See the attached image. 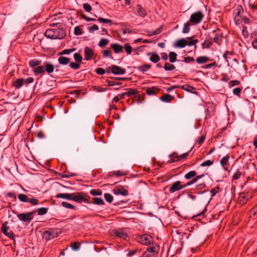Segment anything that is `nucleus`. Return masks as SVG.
I'll list each match as a JSON object with an SVG mask.
<instances>
[{"label": "nucleus", "instance_id": "obj_4", "mask_svg": "<svg viewBox=\"0 0 257 257\" xmlns=\"http://www.w3.org/2000/svg\"><path fill=\"white\" fill-rule=\"evenodd\" d=\"M90 197L87 193L84 192H77L74 193L73 200L77 203H81L82 202L87 204H91L89 200Z\"/></svg>", "mask_w": 257, "mask_h": 257}, {"label": "nucleus", "instance_id": "obj_25", "mask_svg": "<svg viewBox=\"0 0 257 257\" xmlns=\"http://www.w3.org/2000/svg\"><path fill=\"white\" fill-rule=\"evenodd\" d=\"M160 99L164 102L168 103L173 100L175 97L169 94L165 93L160 97Z\"/></svg>", "mask_w": 257, "mask_h": 257}, {"label": "nucleus", "instance_id": "obj_36", "mask_svg": "<svg viewBox=\"0 0 257 257\" xmlns=\"http://www.w3.org/2000/svg\"><path fill=\"white\" fill-rule=\"evenodd\" d=\"M169 61L170 63H174L177 60V54L174 52H170L169 53Z\"/></svg>", "mask_w": 257, "mask_h": 257}, {"label": "nucleus", "instance_id": "obj_19", "mask_svg": "<svg viewBox=\"0 0 257 257\" xmlns=\"http://www.w3.org/2000/svg\"><path fill=\"white\" fill-rule=\"evenodd\" d=\"M230 156L229 154H227L225 157H223L220 160V164L223 167L225 171L228 170V167L229 166V164L228 163V160L229 159Z\"/></svg>", "mask_w": 257, "mask_h": 257}, {"label": "nucleus", "instance_id": "obj_57", "mask_svg": "<svg viewBox=\"0 0 257 257\" xmlns=\"http://www.w3.org/2000/svg\"><path fill=\"white\" fill-rule=\"evenodd\" d=\"M193 147H192L191 149L190 150V151H188V152L184 153V154H182V155H180L179 156V158L177 157V159L176 160V161H179L181 160L182 159H183L184 158H186V157H187L188 156L190 152L193 149Z\"/></svg>", "mask_w": 257, "mask_h": 257}, {"label": "nucleus", "instance_id": "obj_35", "mask_svg": "<svg viewBox=\"0 0 257 257\" xmlns=\"http://www.w3.org/2000/svg\"><path fill=\"white\" fill-rule=\"evenodd\" d=\"M127 91L125 92L126 96L130 97L133 95H135V97H137L136 95L138 93V91L136 89L128 88L126 89Z\"/></svg>", "mask_w": 257, "mask_h": 257}, {"label": "nucleus", "instance_id": "obj_37", "mask_svg": "<svg viewBox=\"0 0 257 257\" xmlns=\"http://www.w3.org/2000/svg\"><path fill=\"white\" fill-rule=\"evenodd\" d=\"M18 199L19 200L22 202L26 203L28 202L29 197L27 195L25 194L21 193L18 195Z\"/></svg>", "mask_w": 257, "mask_h": 257}, {"label": "nucleus", "instance_id": "obj_22", "mask_svg": "<svg viewBox=\"0 0 257 257\" xmlns=\"http://www.w3.org/2000/svg\"><path fill=\"white\" fill-rule=\"evenodd\" d=\"M179 88L193 94H198V92L196 91V88L188 84L183 85H179Z\"/></svg>", "mask_w": 257, "mask_h": 257}, {"label": "nucleus", "instance_id": "obj_59", "mask_svg": "<svg viewBox=\"0 0 257 257\" xmlns=\"http://www.w3.org/2000/svg\"><path fill=\"white\" fill-rule=\"evenodd\" d=\"M28 202H29L32 205H36L39 204V200L35 198H29Z\"/></svg>", "mask_w": 257, "mask_h": 257}, {"label": "nucleus", "instance_id": "obj_43", "mask_svg": "<svg viewBox=\"0 0 257 257\" xmlns=\"http://www.w3.org/2000/svg\"><path fill=\"white\" fill-rule=\"evenodd\" d=\"M164 68L166 71H172L175 68V66L172 64L166 62L164 66Z\"/></svg>", "mask_w": 257, "mask_h": 257}, {"label": "nucleus", "instance_id": "obj_21", "mask_svg": "<svg viewBox=\"0 0 257 257\" xmlns=\"http://www.w3.org/2000/svg\"><path fill=\"white\" fill-rule=\"evenodd\" d=\"M24 84V79L23 78H17L12 82V86L16 89H19Z\"/></svg>", "mask_w": 257, "mask_h": 257}, {"label": "nucleus", "instance_id": "obj_63", "mask_svg": "<svg viewBox=\"0 0 257 257\" xmlns=\"http://www.w3.org/2000/svg\"><path fill=\"white\" fill-rule=\"evenodd\" d=\"M83 8L84 10L87 12H90L92 10L91 6L88 3H84L83 4Z\"/></svg>", "mask_w": 257, "mask_h": 257}, {"label": "nucleus", "instance_id": "obj_23", "mask_svg": "<svg viewBox=\"0 0 257 257\" xmlns=\"http://www.w3.org/2000/svg\"><path fill=\"white\" fill-rule=\"evenodd\" d=\"M187 46V40L184 38L180 39L176 41L174 46L176 48H182Z\"/></svg>", "mask_w": 257, "mask_h": 257}, {"label": "nucleus", "instance_id": "obj_61", "mask_svg": "<svg viewBox=\"0 0 257 257\" xmlns=\"http://www.w3.org/2000/svg\"><path fill=\"white\" fill-rule=\"evenodd\" d=\"M124 48L127 55L130 54L132 52V48L129 44H125L124 46Z\"/></svg>", "mask_w": 257, "mask_h": 257}, {"label": "nucleus", "instance_id": "obj_16", "mask_svg": "<svg viewBox=\"0 0 257 257\" xmlns=\"http://www.w3.org/2000/svg\"><path fill=\"white\" fill-rule=\"evenodd\" d=\"M112 232L113 233V235L121 239L126 240V238H128V235H127V234L126 233L123 232V230L121 229H119L118 230L113 229L112 230Z\"/></svg>", "mask_w": 257, "mask_h": 257}, {"label": "nucleus", "instance_id": "obj_40", "mask_svg": "<svg viewBox=\"0 0 257 257\" xmlns=\"http://www.w3.org/2000/svg\"><path fill=\"white\" fill-rule=\"evenodd\" d=\"M90 195L95 196H101L102 194V191L100 189H92L89 192Z\"/></svg>", "mask_w": 257, "mask_h": 257}, {"label": "nucleus", "instance_id": "obj_56", "mask_svg": "<svg viewBox=\"0 0 257 257\" xmlns=\"http://www.w3.org/2000/svg\"><path fill=\"white\" fill-rule=\"evenodd\" d=\"M137 252H141V250L139 248H135L133 250H128V253L127 254V256H132L137 253Z\"/></svg>", "mask_w": 257, "mask_h": 257}, {"label": "nucleus", "instance_id": "obj_8", "mask_svg": "<svg viewBox=\"0 0 257 257\" xmlns=\"http://www.w3.org/2000/svg\"><path fill=\"white\" fill-rule=\"evenodd\" d=\"M243 8L241 5H238L234 10V20L236 25H240L241 23L242 16L243 13Z\"/></svg>", "mask_w": 257, "mask_h": 257}, {"label": "nucleus", "instance_id": "obj_49", "mask_svg": "<svg viewBox=\"0 0 257 257\" xmlns=\"http://www.w3.org/2000/svg\"><path fill=\"white\" fill-rule=\"evenodd\" d=\"M104 197L105 200L109 203H111L113 199V196L109 193H105Z\"/></svg>", "mask_w": 257, "mask_h": 257}, {"label": "nucleus", "instance_id": "obj_33", "mask_svg": "<svg viewBox=\"0 0 257 257\" xmlns=\"http://www.w3.org/2000/svg\"><path fill=\"white\" fill-rule=\"evenodd\" d=\"M162 29H163V26L162 25L159 28L156 29L155 31H146V33H147L148 35L150 37V36H152L153 35L159 34L160 33H161L162 32Z\"/></svg>", "mask_w": 257, "mask_h": 257}, {"label": "nucleus", "instance_id": "obj_24", "mask_svg": "<svg viewBox=\"0 0 257 257\" xmlns=\"http://www.w3.org/2000/svg\"><path fill=\"white\" fill-rule=\"evenodd\" d=\"M73 195H74V193H71V194H69V193H59L57 195H56V197L57 198H61L65 199H67V200H73Z\"/></svg>", "mask_w": 257, "mask_h": 257}, {"label": "nucleus", "instance_id": "obj_54", "mask_svg": "<svg viewBox=\"0 0 257 257\" xmlns=\"http://www.w3.org/2000/svg\"><path fill=\"white\" fill-rule=\"evenodd\" d=\"M206 187V184L205 182L198 184L195 186L196 190H201ZM195 190V189H194Z\"/></svg>", "mask_w": 257, "mask_h": 257}, {"label": "nucleus", "instance_id": "obj_28", "mask_svg": "<svg viewBox=\"0 0 257 257\" xmlns=\"http://www.w3.org/2000/svg\"><path fill=\"white\" fill-rule=\"evenodd\" d=\"M210 61V58L206 56H201L197 58L196 62L199 64H204Z\"/></svg>", "mask_w": 257, "mask_h": 257}, {"label": "nucleus", "instance_id": "obj_10", "mask_svg": "<svg viewBox=\"0 0 257 257\" xmlns=\"http://www.w3.org/2000/svg\"><path fill=\"white\" fill-rule=\"evenodd\" d=\"M138 242L144 245H149L152 242L153 243V237L148 234H144L137 237Z\"/></svg>", "mask_w": 257, "mask_h": 257}, {"label": "nucleus", "instance_id": "obj_34", "mask_svg": "<svg viewBox=\"0 0 257 257\" xmlns=\"http://www.w3.org/2000/svg\"><path fill=\"white\" fill-rule=\"evenodd\" d=\"M48 210V208L41 207L37 209L34 210L32 211H35V214L37 212L38 215H43L47 213Z\"/></svg>", "mask_w": 257, "mask_h": 257}, {"label": "nucleus", "instance_id": "obj_45", "mask_svg": "<svg viewBox=\"0 0 257 257\" xmlns=\"http://www.w3.org/2000/svg\"><path fill=\"white\" fill-rule=\"evenodd\" d=\"M212 43L211 40L206 39L204 42L202 43V46L203 48H209L211 46Z\"/></svg>", "mask_w": 257, "mask_h": 257}, {"label": "nucleus", "instance_id": "obj_60", "mask_svg": "<svg viewBox=\"0 0 257 257\" xmlns=\"http://www.w3.org/2000/svg\"><path fill=\"white\" fill-rule=\"evenodd\" d=\"M195 59L193 57L187 56L184 57V60H182V61H184L186 63H189L191 62H194Z\"/></svg>", "mask_w": 257, "mask_h": 257}, {"label": "nucleus", "instance_id": "obj_30", "mask_svg": "<svg viewBox=\"0 0 257 257\" xmlns=\"http://www.w3.org/2000/svg\"><path fill=\"white\" fill-rule=\"evenodd\" d=\"M151 67L150 64H146L142 66L138 67H134V68L137 69L138 70L143 72V73L149 70Z\"/></svg>", "mask_w": 257, "mask_h": 257}, {"label": "nucleus", "instance_id": "obj_14", "mask_svg": "<svg viewBox=\"0 0 257 257\" xmlns=\"http://www.w3.org/2000/svg\"><path fill=\"white\" fill-rule=\"evenodd\" d=\"M112 192L115 195L120 194L124 196H126L128 195V191L121 185H119L118 187H116L115 188H114L112 190Z\"/></svg>", "mask_w": 257, "mask_h": 257}, {"label": "nucleus", "instance_id": "obj_52", "mask_svg": "<svg viewBox=\"0 0 257 257\" xmlns=\"http://www.w3.org/2000/svg\"><path fill=\"white\" fill-rule=\"evenodd\" d=\"M80 245L79 242H74L71 244L70 246L73 250H77L80 248Z\"/></svg>", "mask_w": 257, "mask_h": 257}, {"label": "nucleus", "instance_id": "obj_38", "mask_svg": "<svg viewBox=\"0 0 257 257\" xmlns=\"http://www.w3.org/2000/svg\"><path fill=\"white\" fill-rule=\"evenodd\" d=\"M243 175L242 173L240 171V169H238L233 174L232 180H236L239 179L240 177Z\"/></svg>", "mask_w": 257, "mask_h": 257}, {"label": "nucleus", "instance_id": "obj_27", "mask_svg": "<svg viewBox=\"0 0 257 257\" xmlns=\"http://www.w3.org/2000/svg\"><path fill=\"white\" fill-rule=\"evenodd\" d=\"M42 61L38 59H32L29 62L30 67L34 69L36 68L37 67L41 66Z\"/></svg>", "mask_w": 257, "mask_h": 257}, {"label": "nucleus", "instance_id": "obj_5", "mask_svg": "<svg viewBox=\"0 0 257 257\" xmlns=\"http://www.w3.org/2000/svg\"><path fill=\"white\" fill-rule=\"evenodd\" d=\"M220 187L218 186H217L215 188H213L210 191V193L209 192V190L208 189V194H207V196H206V201L207 202L206 205H207L212 200V197L214 196L218 192L220 191ZM207 211L206 207L202 210V211L199 214H197L195 217L202 216L204 217V214L205 212Z\"/></svg>", "mask_w": 257, "mask_h": 257}, {"label": "nucleus", "instance_id": "obj_11", "mask_svg": "<svg viewBox=\"0 0 257 257\" xmlns=\"http://www.w3.org/2000/svg\"><path fill=\"white\" fill-rule=\"evenodd\" d=\"M252 195L248 191H244L239 194L238 198V202L241 205L245 204L249 198H251Z\"/></svg>", "mask_w": 257, "mask_h": 257}, {"label": "nucleus", "instance_id": "obj_51", "mask_svg": "<svg viewBox=\"0 0 257 257\" xmlns=\"http://www.w3.org/2000/svg\"><path fill=\"white\" fill-rule=\"evenodd\" d=\"M74 58L76 62L81 63L82 57L80 54L78 53H75L74 54Z\"/></svg>", "mask_w": 257, "mask_h": 257}, {"label": "nucleus", "instance_id": "obj_64", "mask_svg": "<svg viewBox=\"0 0 257 257\" xmlns=\"http://www.w3.org/2000/svg\"><path fill=\"white\" fill-rule=\"evenodd\" d=\"M249 213L253 216H257V204L250 210Z\"/></svg>", "mask_w": 257, "mask_h": 257}, {"label": "nucleus", "instance_id": "obj_62", "mask_svg": "<svg viewBox=\"0 0 257 257\" xmlns=\"http://www.w3.org/2000/svg\"><path fill=\"white\" fill-rule=\"evenodd\" d=\"M240 84V82L237 80H231L228 83L229 87H233L235 85H238Z\"/></svg>", "mask_w": 257, "mask_h": 257}, {"label": "nucleus", "instance_id": "obj_6", "mask_svg": "<svg viewBox=\"0 0 257 257\" xmlns=\"http://www.w3.org/2000/svg\"><path fill=\"white\" fill-rule=\"evenodd\" d=\"M160 249V246L157 243H153L152 246L148 247L142 254V257H157Z\"/></svg>", "mask_w": 257, "mask_h": 257}, {"label": "nucleus", "instance_id": "obj_47", "mask_svg": "<svg viewBox=\"0 0 257 257\" xmlns=\"http://www.w3.org/2000/svg\"><path fill=\"white\" fill-rule=\"evenodd\" d=\"M108 43L109 40L108 39L102 38L100 40L98 43V46L100 47L103 48L106 46L108 44Z\"/></svg>", "mask_w": 257, "mask_h": 257}, {"label": "nucleus", "instance_id": "obj_1", "mask_svg": "<svg viewBox=\"0 0 257 257\" xmlns=\"http://www.w3.org/2000/svg\"><path fill=\"white\" fill-rule=\"evenodd\" d=\"M44 34L47 38L51 39H62L66 36V31L64 28L48 29Z\"/></svg>", "mask_w": 257, "mask_h": 257}, {"label": "nucleus", "instance_id": "obj_13", "mask_svg": "<svg viewBox=\"0 0 257 257\" xmlns=\"http://www.w3.org/2000/svg\"><path fill=\"white\" fill-rule=\"evenodd\" d=\"M220 30L219 28L212 31V33L215 34V37L213 38V41L218 45H220L222 42L223 34L220 33Z\"/></svg>", "mask_w": 257, "mask_h": 257}, {"label": "nucleus", "instance_id": "obj_41", "mask_svg": "<svg viewBox=\"0 0 257 257\" xmlns=\"http://www.w3.org/2000/svg\"><path fill=\"white\" fill-rule=\"evenodd\" d=\"M196 175H197V173L195 171H191L185 175L184 178L186 179L189 180L194 178Z\"/></svg>", "mask_w": 257, "mask_h": 257}, {"label": "nucleus", "instance_id": "obj_44", "mask_svg": "<svg viewBox=\"0 0 257 257\" xmlns=\"http://www.w3.org/2000/svg\"><path fill=\"white\" fill-rule=\"evenodd\" d=\"M158 89V88L155 87H152L151 88H148L146 90V93L149 95H155L156 94V92L155 91V89Z\"/></svg>", "mask_w": 257, "mask_h": 257}, {"label": "nucleus", "instance_id": "obj_50", "mask_svg": "<svg viewBox=\"0 0 257 257\" xmlns=\"http://www.w3.org/2000/svg\"><path fill=\"white\" fill-rule=\"evenodd\" d=\"M214 161L210 160H207L204 161L200 164V166L204 167L206 166H210L213 165Z\"/></svg>", "mask_w": 257, "mask_h": 257}, {"label": "nucleus", "instance_id": "obj_42", "mask_svg": "<svg viewBox=\"0 0 257 257\" xmlns=\"http://www.w3.org/2000/svg\"><path fill=\"white\" fill-rule=\"evenodd\" d=\"M75 50V48L64 49L63 51H62L61 52H59L58 55L59 56H61L63 55H68V54H69L70 53L74 52Z\"/></svg>", "mask_w": 257, "mask_h": 257}, {"label": "nucleus", "instance_id": "obj_58", "mask_svg": "<svg viewBox=\"0 0 257 257\" xmlns=\"http://www.w3.org/2000/svg\"><path fill=\"white\" fill-rule=\"evenodd\" d=\"M242 88L236 87L233 89V93L234 95H236L238 97H240L241 91L242 90Z\"/></svg>", "mask_w": 257, "mask_h": 257}, {"label": "nucleus", "instance_id": "obj_3", "mask_svg": "<svg viewBox=\"0 0 257 257\" xmlns=\"http://www.w3.org/2000/svg\"><path fill=\"white\" fill-rule=\"evenodd\" d=\"M60 229L58 228H50L48 230L44 231L42 233V238L46 241L57 237L61 233Z\"/></svg>", "mask_w": 257, "mask_h": 257}, {"label": "nucleus", "instance_id": "obj_31", "mask_svg": "<svg viewBox=\"0 0 257 257\" xmlns=\"http://www.w3.org/2000/svg\"><path fill=\"white\" fill-rule=\"evenodd\" d=\"M70 58L64 56H60L59 57L58 61L60 64L66 65L70 62Z\"/></svg>", "mask_w": 257, "mask_h": 257}, {"label": "nucleus", "instance_id": "obj_9", "mask_svg": "<svg viewBox=\"0 0 257 257\" xmlns=\"http://www.w3.org/2000/svg\"><path fill=\"white\" fill-rule=\"evenodd\" d=\"M34 214L35 211H32L31 212L26 213L18 214L17 216L21 221L29 223L33 220Z\"/></svg>", "mask_w": 257, "mask_h": 257}, {"label": "nucleus", "instance_id": "obj_53", "mask_svg": "<svg viewBox=\"0 0 257 257\" xmlns=\"http://www.w3.org/2000/svg\"><path fill=\"white\" fill-rule=\"evenodd\" d=\"M69 66L73 69L77 70L80 67V63L78 62H72L70 63Z\"/></svg>", "mask_w": 257, "mask_h": 257}, {"label": "nucleus", "instance_id": "obj_12", "mask_svg": "<svg viewBox=\"0 0 257 257\" xmlns=\"http://www.w3.org/2000/svg\"><path fill=\"white\" fill-rule=\"evenodd\" d=\"M8 224V221L4 222L2 225L1 231L5 235L11 239L14 240L15 241V234L12 231L10 230L9 232H7V230L9 229V226H7Z\"/></svg>", "mask_w": 257, "mask_h": 257}, {"label": "nucleus", "instance_id": "obj_55", "mask_svg": "<svg viewBox=\"0 0 257 257\" xmlns=\"http://www.w3.org/2000/svg\"><path fill=\"white\" fill-rule=\"evenodd\" d=\"M98 21L100 23H102L104 24L109 23L110 25L112 24V21L111 20L104 19L101 17L98 19Z\"/></svg>", "mask_w": 257, "mask_h": 257}, {"label": "nucleus", "instance_id": "obj_26", "mask_svg": "<svg viewBox=\"0 0 257 257\" xmlns=\"http://www.w3.org/2000/svg\"><path fill=\"white\" fill-rule=\"evenodd\" d=\"M110 46L115 53H119L123 51V46L118 43L112 44Z\"/></svg>", "mask_w": 257, "mask_h": 257}, {"label": "nucleus", "instance_id": "obj_29", "mask_svg": "<svg viewBox=\"0 0 257 257\" xmlns=\"http://www.w3.org/2000/svg\"><path fill=\"white\" fill-rule=\"evenodd\" d=\"M148 55H151V56L150 57V60L154 63H158L160 60V56L156 53L152 52L150 53Z\"/></svg>", "mask_w": 257, "mask_h": 257}, {"label": "nucleus", "instance_id": "obj_39", "mask_svg": "<svg viewBox=\"0 0 257 257\" xmlns=\"http://www.w3.org/2000/svg\"><path fill=\"white\" fill-rule=\"evenodd\" d=\"M193 25L189 21L184 24L183 28L182 33L184 34L188 33L190 30V26Z\"/></svg>", "mask_w": 257, "mask_h": 257}, {"label": "nucleus", "instance_id": "obj_17", "mask_svg": "<svg viewBox=\"0 0 257 257\" xmlns=\"http://www.w3.org/2000/svg\"><path fill=\"white\" fill-rule=\"evenodd\" d=\"M112 73L114 75H121L125 73V70L118 66L112 65Z\"/></svg>", "mask_w": 257, "mask_h": 257}, {"label": "nucleus", "instance_id": "obj_7", "mask_svg": "<svg viewBox=\"0 0 257 257\" xmlns=\"http://www.w3.org/2000/svg\"><path fill=\"white\" fill-rule=\"evenodd\" d=\"M204 17V15L201 11L195 12L191 15L189 21L193 25H197L202 22Z\"/></svg>", "mask_w": 257, "mask_h": 257}, {"label": "nucleus", "instance_id": "obj_18", "mask_svg": "<svg viewBox=\"0 0 257 257\" xmlns=\"http://www.w3.org/2000/svg\"><path fill=\"white\" fill-rule=\"evenodd\" d=\"M136 11L138 16L141 18H144L147 15V11L140 4L137 5Z\"/></svg>", "mask_w": 257, "mask_h": 257}, {"label": "nucleus", "instance_id": "obj_32", "mask_svg": "<svg viewBox=\"0 0 257 257\" xmlns=\"http://www.w3.org/2000/svg\"><path fill=\"white\" fill-rule=\"evenodd\" d=\"M91 202V203L95 205H101L105 204L103 200L101 198L93 197Z\"/></svg>", "mask_w": 257, "mask_h": 257}, {"label": "nucleus", "instance_id": "obj_2", "mask_svg": "<svg viewBox=\"0 0 257 257\" xmlns=\"http://www.w3.org/2000/svg\"><path fill=\"white\" fill-rule=\"evenodd\" d=\"M55 69L54 65L49 61H45L43 66H39L34 69L33 72L35 76L40 74H44L46 72L48 74L52 73Z\"/></svg>", "mask_w": 257, "mask_h": 257}, {"label": "nucleus", "instance_id": "obj_46", "mask_svg": "<svg viewBox=\"0 0 257 257\" xmlns=\"http://www.w3.org/2000/svg\"><path fill=\"white\" fill-rule=\"evenodd\" d=\"M62 205L63 207L68 209H71L74 210H76L77 209L76 207L73 205L65 201L62 202Z\"/></svg>", "mask_w": 257, "mask_h": 257}, {"label": "nucleus", "instance_id": "obj_15", "mask_svg": "<svg viewBox=\"0 0 257 257\" xmlns=\"http://www.w3.org/2000/svg\"><path fill=\"white\" fill-rule=\"evenodd\" d=\"M182 189L183 188L182 185H181V182L180 181H177L172 184L169 188V192L172 193Z\"/></svg>", "mask_w": 257, "mask_h": 257}, {"label": "nucleus", "instance_id": "obj_48", "mask_svg": "<svg viewBox=\"0 0 257 257\" xmlns=\"http://www.w3.org/2000/svg\"><path fill=\"white\" fill-rule=\"evenodd\" d=\"M103 57H110L112 59V57L111 54V50L110 49H106L102 51Z\"/></svg>", "mask_w": 257, "mask_h": 257}, {"label": "nucleus", "instance_id": "obj_20", "mask_svg": "<svg viewBox=\"0 0 257 257\" xmlns=\"http://www.w3.org/2000/svg\"><path fill=\"white\" fill-rule=\"evenodd\" d=\"M84 53L85 59L88 61L92 59L94 54V52L91 48L88 47H86L84 49Z\"/></svg>", "mask_w": 257, "mask_h": 257}]
</instances>
